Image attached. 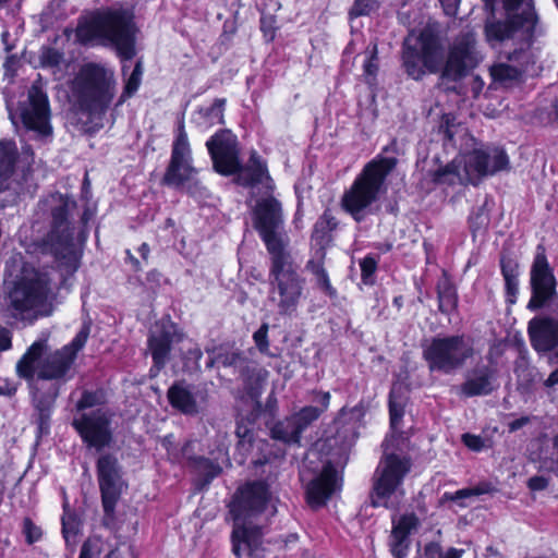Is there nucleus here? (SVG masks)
I'll list each match as a JSON object with an SVG mask.
<instances>
[{
  "label": "nucleus",
  "instance_id": "obj_1",
  "mask_svg": "<svg viewBox=\"0 0 558 558\" xmlns=\"http://www.w3.org/2000/svg\"><path fill=\"white\" fill-rule=\"evenodd\" d=\"M483 1L486 7L492 4V0ZM504 10L505 21L487 19L485 36L493 48L509 40L519 45L512 51H504L507 61H500L490 66L494 83L510 87L518 84L529 65L535 62L530 40L536 27L537 16L533 0H504Z\"/></svg>",
  "mask_w": 558,
  "mask_h": 558
},
{
  "label": "nucleus",
  "instance_id": "obj_2",
  "mask_svg": "<svg viewBox=\"0 0 558 558\" xmlns=\"http://www.w3.org/2000/svg\"><path fill=\"white\" fill-rule=\"evenodd\" d=\"M475 35L461 34L451 47L444 63V49L439 38L430 29L412 31L403 43L402 60L405 72L413 80L422 78L426 73L442 70V77L458 80L465 75L481 60L475 48Z\"/></svg>",
  "mask_w": 558,
  "mask_h": 558
},
{
  "label": "nucleus",
  "instance_id": "obj_3",
  "mask_svg": "<svg viewBox=\"0 0 558 558\" xmlns=\"http://www.w3.org/2000/svg\"><path fill=\"white\" fill-rule=\"evenodd\" d=\"M441 129L444 145L458 149V156L445 168L437 171L435 180L439 183H474L485 175H493L509 166L505 150L496 146H485L476 142L461 123H454L449 116L444 117Z\"/></svg>",
  "mask_w": 558,
  "mask_h": 558
},
{
  "label": "nucleus",
  "instance_id": "obj_4",
  "mask_svg": "<svg viewBox=\"0 0 558 558\" xmlns=\"http://www.w3.org/2000/svg\"><path fill=\"white\" fill-rule=\"evenodd\" d=\"M136 27L133 15L126 10H108L82 19L75 29L82 45L114 47L122 60L135 56Z\"/></svg>",
  "mask_w": 558,
  "mask_h": 558
},
{
  "label": "nucleus",
  "instance_id": "obj_5",
  "mask_svg": "<svg viewBox=\"0 0 558 558\" xmlns=\"http://www.w3.org/2000/svg\"><path fill=\"white\" fill-rule=\"evenodd\" d=\"M75 202L66 195L53 193L40 201L39 213L50 219V230L34 239L35 250L50 253L69 272L78 267V254L73 243V228L68 216Z\"/></svg>",
  "mask_w": 558,
  "mask_h": 558
},
{
  "label": "nucleus",
  "instance_id": "obj_6",
  "mask_svg": "<svg viewBox=\"0 0 558 558\" xmlns=\"http://www.w3.org/2000/svg\"><path fill=\"white\" fill-rule=\"evenodd\" d=\"M88 336L89 327L84 325L69 344L44 359L41 356L47 350V341H35L16 365L19 375L26 380L33 379L35 375L40 379L66 377L72 369L77 352L86 344Z\"/></svg>",
  "mask_w": 558,
  "mask_h": 558
},
{
  "label": "nucleus",
  "instance_id": "obj_7",
  "mask_svg": "<svg viewBox=\"0 0 558 558\" xmlns=\"http://www.w3.org/2000/svg\"><path fill=\"white\" fill-rule=\"evenodd\" d=\"M51 295L48 275L32 266L24 265L20 274L8 284L9 311L21 320H32L47 314Z\"/></svg>",
  "mask_w": 558,
  "mask_h": 558
},
{
  "label": "nucleus",
  "instance_id": "obj_8",
  "mask_svg": "<svg viewBox=\"0 0 558 558\" xmlns=\"http://www.w3.org/2000/svg\"><path fill=\"white\" fill-rule=\"evenodd\" d=\"M396 158L377 156L365 165L341 198L342 208L357 222L367 215L377 201L388 174L396 167Z\"/></svg>",
  "mask_w": 558,
  "mask_h": 558
},
{
  "label": "nucleus",
  "instance_id": "obj_9",
  "mask_svg": "<svg viewBox=\"0 0 558 558\" xmlns=\"http://www.w3.org/2000/svg\"><path fill=\"white\" fill-rule=\"evenodd\" d=\"M113 72L99 63H85L72 81L71 90L81 107L92 116H101L114 96Z\"/></svg>",
  "mask_w": 558,
  "mask_h": 558
},
{
  "label": "nucleus",
  "instance_id": "obj_10",
  "mask_svg": "<svg viewBox=\"0 0 558 558\" xmlns=\"http://www.w3.org/2000/svg\"><path fill=\"white\" fill-rule=\"evenodd\" d=\"M174 344H179V350L182 353L183 371L194 373L199 369V360L203 353L198 344L179 335L175 325L169 319L162 318L151 327L148 338V348L154 361L150 369L151 377L156 376L165 366Z\"/></svg>",
  "mask_w": 558,
  "mask_h": 558
},
{
  "label": "nucleus",
  "instance_id": "obj_11",
  "mask_svg": "<svg viewBox=\"0 0 558 558\" xmlns=\"http://www.w3.org/2000/svg\"><path fill=\"white\" fill-rule=\"evenodd\" d=\"M269 283L279 313L290 315L295 312L303 296L304 279L298 274L288 252L271 256Z\"/></svg>",
  "mask_w": 558,
  "mask_h": 558
},
{
  "label": "nucleus",
  "instance_id": "obj_12",
  "mask_svg": "<svg viewBox=\"0 0 558 558\" xmlns=\"http://www.w3.org/2000/svg\"><path fill=\"white\" fill-rule=\"evenodd\" d=\"M412 466L411 459L404 454L385 451L374 475L372 504L374 507H390L393 495H403L401 488Z\"/></svg>",
  "mask_w": 558,
  "mask_h": 558
},
{
  "label": "nucleus",
  "instance_id": "obj_13",
  "mask_svg": "<svg viewBox=\"0 0 558 558\" xmlns=\"http://www.w3.org/2000/svg\"><path fill=\"white\" fill-rule=\"evenodd\" d=\"M234 522L264 524L277 512L275 499L268 487L254 482L240 488L230 505Z\"/></svg>",
  "mask_w": 558,
  "mask_h": 558
},
{
  "label": "nucleus",
  "instance_id": "obj_14",
  "mask_svg": "<svg viewBox=\"0 0 558 558\" xmlns=\"http://www.w3.org/2000/svg\"><path fill=\"white\" fill-rule=\"evenodd\" d=\"M253 221L271 256L287 252L283 230L284 219L278 199L272 196L257 199L253 208Z\"/></svg>",
  "mask_w": 558,
  "mask_h": 558
},
{
  "label": "nucleus",
  "instance_id": "obj_15",
  "mask_svg": "<svg viewBox=\"0 0 558 558\" xmlns=\"http://www.w3.org/2000/svg\"><path fill=\"white\" fill-rule=\"evenodd\" d=\"M113 416L112 411L98 409L75 417L72 426L88 448L101 451L113 442V429L111 427Z\"/></svg>",
  "mask_w": 558,
  "mask_h": 558
},
{
  "label": "nucleus",
  "instance_id": "obj_16",
  "mask_svg": "<svg viewBox=\"0 0 558 558\" xmlns=\"http://www.w3.org/2000/svg\"><path fill=\"white\" fill-rule=\"evenodd\" d=\"M471 354V345L460 336L436 338L424 351L430 369L446 373L459 367Z\"/></svg>",
  "mask_w": 558,
  "mask_h": 558
},
{
  "label": "nucleus",
  "instance_id": "obj_17",
  "mask_svg": "<svg viewBox=\"0 0 558 558\" xmlns=\"http://www.w3.org/2000/svg\"><path fill=\"white\" fill-rule=\"evenodd\" d=\"M21 118L24 126L37 138L45 141L51 137L49 100L39 85L34 84L28 89L27 101L21 107Z\"/></svg>",
  "mask_w": 558,
  "mask_h": 558
},
{
  "label": "nucleus",
  "instance_id": "obj_18",
  "mask_svg": "<svg viewBox=\"0 0 558 558\" xmlns=\"http://www.w3.org/2000/svg\"><path fill=\"white\" fill-rule=\"evenodd\" d=\"M530 276L532 296L527 307L538 310L549 303L557 293L556 278L542 246L537 247Z\"/></svg>",
  "mask_w": 558,
  "mask_h": 558
},
{
  "label": "nucleus",
  "instance_id": "obj_19",
  "mask_svg": "<svg viewBox=\"0 0 558 558\" xmlns=\"http://www.w3.org/2000/svg\"><path fill=\"white\" fill-rule=\"evenodd\" d=\"M96 470L104 510L112 514L124 486L121 466L114 456L106 453L98 458Z\"/></svg>",
  "mask_w": 558,
  "mask_h": 558
},
{
  "label": "nucleus",
  "instance_id": "obj_20",
  "mask_svg": "<svg viewBox=\"0 0 558 558\" xmlns=\"http://www.w3.org/2000/svg\"><path fill=\"white\" fill-rule=\"evenodd\" d=\"M32 160L33 153L26 150L23 157H17L13 141H0V194L11 190L12 182L26 179Z\"/></svg>",
  "mask_w": 558,
  "mask_h": 558
},
{
  "label": "nucleus",
  "instance_id": "obj_21",
  "mask_svg": "<svg viewBox=\"0 0 558 558\" xmlns=\"http://www.w3.org/2000/svg\"><path fill=\"white\" fill-rule=\"evenodd\" d=\"M206 146L217 172L228 175L240 170L236 137L230 131L216 133L207 141Z\"/></svg>",
  "mask_w": 558,
  "mask_h": 558
},
{
  "label": "nucleus",
  "instance_id": "obj_22",
  "mask_svg": "<svg viewBox=\"0 0 558 558\" xmlns=\"http://www.w3.org/2000/svg\"><path fill=\"white\" fill-rule=\"evenodd\" d=\"M191 161L192 157L187 134L184 126L181 125L172 146L171 160L163 182L168 185L179 186L185 181H189L195 171Z\"/></svg>",
  "mask_w": 558,
  "mask_h": 558
},
{
  "label": "nucleus",
  "instance_id": "obj_23",
  "mask_svg": "<svg viewBox=\"0 0 558 558\" xmlns=\"http://www.w3.org/2000/svg\"><path fill=\"white\" fill-rule=\"evenodd\" d=\"M264 524L234 522L232 532V550L238 558H262L264 556Z\"/></svg>",
  "mask_w": 558,
  "mask_h": 558
},
{
  "label": "nucleus",
  "instance_id": "obj_24",
  "mask_svg": "<svg viewBox=\"0 0 558 558\" xmlns=\"http://www.w3.org/2000/svg\"><path fill=\"white\" fill-rule=\"evenodd\" d=\"M339 488L336 469L330 462L324 464L322 472L307 485L306 497L312 508L324 506Z\"/></svg>",
  "mask_w": 558,
  "mask_h": 558
},
{
  "label": "nucleus",
  "instance_id": "obj_25",
  "mask_svg": "<svg viewBox=\"0 0 558 558\" xmlns=\"http://www.w3.org/2000/svg\"><path fill=\"white\" fill-rule=\"evenodd\" d=\"M420 526V519L414 513H405L392 520L389 547L395 558H407L411 545L410 535Z\"/></svg>",
  "mask_w": 558,
  "mask_h": 558
},
{
  "label": "nucleus",
  "instance_id": "obj_26",
  "mask_svg": "<svg viewBox=\"0 0 558 558\" xmlns=\"http://www.w3.org/2000/svg\"><path fill=\"white\" fill-rule=\"evenodd\" d=\"M531 343L536 351H549L558 345V313L535 317L529 323Z\"/></svg>",
  "mask_w": 558,
  "mask_h": 558
},
{
  "label": "nucleus",
  "instance_id": "obj_27",
  "mask_svg": "<svg viewBox=\"0 0 558 558\" xmlns=\"http://www.w3.org/2000/svg\"><path fill=\"white\" fill-rule=\"evenodd\" d=\"M239 181L241 184L251 187L260 185L266 193L272 192L275 189L266 163L256 153L251 155L247 166L240 171Z\"/></svg>",
  "mask_w": 558,
  "mask_h": 558
},
{
  "label": "nucleus",
  "instance_id": "obj_28",
  "mask_svg": "<svg viewBox=\"0 0 558 558\" xmlns=\"http://www.w3.org/2000/svg\"><path fill=\"white\" fill-rule=\"evenodd\" d=\"M316 398L314 401L320 403V407L307 405L302 408L299 412L292 414V418L296 428L302 435V433L314 422L316 421L324 411L327 410L329 404L330 396L328 392H316Z\"/></svg>",
  "mask_w": 558,
  "mask_h": 558
},
{
  "label": "nucleus",
  "instance_id": "obj_29",
  "mask_svg": "<svg viewBox=\"0 0 558 558\" xmlns=\"http://www.w3.org/2000/svg\"><path fill=\"white\" fill-rule=\"evenodd\" d=\"M225 104V99L218 98L211 105L202 107L194 113L193 121L201 131L206 132L210 128L223 123Z\"/></svg>",
  "mask_w": 558,
  "mask_h": 558
},
{
  "label": "nucleus",
  "instance_id": "obj_30",
  "mask_svg": "<svg viewBox=\"0 0 558 558\" xmlns=\"http://www.w3.org/2000/svg\"><path fill=\"white\" fill-rule=\"evenodd\" d=\"M39 61L43 68L50 69L58 80H61L69 65L63 52L52 47H43L39 53Z\"/></svg>",
  "mask_w": 558,
  "mask_h": 558
},
{
  "label": "nucleus",
  "instance_id": "obj_31",
  "mask_svg": "<svg viewBox=\"0 0 558 558\" xmlns=\"http://www.w3.org/2000/svg\"><path fill=\"white\" fill-rule=\"evenodd\" d=\"M409 400L408 386H392L389 396L390 425L396 429L404 414Z\"/></svg>",
  "mask_w": 558,
  "mask_h": 558
},
{
  "label": "nucleus",
  "instance_id": "obj_32",
  "mask_svg": "<svg viewBox=\"0 0 558 558\" xmlns=\"http://www.w3.org/2000/svg\"><path fill=\"white\" fill-rule=\"evenodd\" d=\"M168 399L173 408L183 413L193 414L197 412L196 401L185 386H170Z\"/></svg>",
  "mask_w": 558,
  "mask_h": 558
},
{
  "label": "nucleus",
  "instance_id": "obj_33",
  "mask_svg": "<svg viewBox=\"0 0 558 558\" xmlns=\"http://www.w3.org/2000/svg\"><path fill=\"white\" fill-rule=\"evenodd\" d=\"M247 393L245 401L250 402L253 410H256L257 412L260 411H268L272 413L277 408V400L274 397L275 390L270 389L267 393V398L264 401L262 399V395L264 392L265 386H247Z\"/></svg>",
  "mask_w": 558,
  "mask_h": 558
},
{
  "label": "nucleus",
  "instance_id": "obj_34",
  "mask_svg": "<svg viewBox=\"0 0 558 558\" xmlns=\"http://www.w3.org/2000/svg\"><path fill=\"white\" fill-rule=\"evenodd\" d=\"M31 393L36 409L40 412V420L44 421L45 412L54 403L58 391L54 386H33Z\"/></svg>",
  "mask_w": 558,
  "mask_h": 558
},
{
  "label": "nucleus",
  "instance_id": "obj_35",
  "mask_svg": "<svg viewBox=\"0 0 558 558\" xmlns=\"http://www.w3.org/2000/svg\"><path fill=\"white\" fill-rule=\"evenodd\" d=\"M271 436L272 438L286 444H299L301 439V435L294 424L292 415L286 417L283 421L277 422L271 427Z\"/></svg>",
  "mask_w": 558,
  "mask_h": 558
},
{
  "label": "nucleus",
  "instance_id": "obj_36",
  "mask_svg": "<svg viewBox=\"0 0 558 558\" xmlns=\"http://www.w3.org/2000/svg\"><path fill=\"white\" fill-rule=\"evenodd\" d=\"M437 289L439 310L446 314L454 311L458 304V296L454 288L449 281L442 280L438 283Z\"/></svg>",
  "mask_w": 558,
  "mask_h": 558
},
{
  "label": "nucleus",
  "instance_id": "obj_37",
  "mask_svg": "<svg viewBox=\"0 0 558 558\" xmlns=\"http://www.w3.org/2000/svg\"><path fill=\"white\" fill-rule=\"evenodd\" d=\"M107 402V393L101 387L93 389H84L80 395V399L75 407L77 410H84L97 405H102Z\"/></svg>",
  "mask_w": 558,
  "mask_h": 558
},
{
  "label": "nucleus",
  "instance_id": "obj_38",
  "mask_svg": "<svg viewBox=\"0 0 558 558\" xmlns=\"http://www.w3.org/2000/svg\"><path fill=\"white\" fill-rule=\"evenodd\" d=\"M377 45H369L365 52L363 59V77L364 81L373 85L376 81L377 72H378V63H377Z\"/></svg>",
  "mask_w": 558,
  "mask_h": 558
},
{
  "label": "nucleus",
  "instance_id": "obj_39",
  "mask_svg": "<svg viewBox=\"0 0 558 558\" xmlns=\"http://www.w3.org/2000/svg\"><path fill=\"white\" fill-rule=\"evenodd\" d=\"M235 434L239 438L236 449L241 454L240 463H243L246 453L252 449L255 441L253 429L247 424L239 423Z\"/></svg>",
  "mask_w": 558,
  "mask_h": 558
},
{
  "label": "nucleus",
  "instance_id": "obj_40",
  "mask_svg": "<svg viewBox=\"0 0 558 558\" xmlns=\"http://www.w3.org/2000/svg\"><path fill=\"white\" fill-rule=\"evenodd\" d=\"M192 464L198 475L204 476V484L207 485L213 478L219 475L221 468L206 458H195Z\"/></svg>",
  "mask_w": 558,
  "mask_h": 558
},
{
  "label": "nucleus",
  "instance_id": "obj_41",
  "mask_svg": "<svg viewBox=\"0 0 558 558\" xmlns=\"http://www.w3.org/2000/svg\"><path fill=\"white\" fill-rule=\"evenodd\" d=\"M142 75H143V68L142 63L138 61L131 75L126 80L125 87L123 90V94L120 97L119 104H123L128 98L133 96L137 89L140 88L141 82H142Z\"/></svg>",
  "mask_w": 558,
  "mask_h": 558
},
{
  "label": "nucleus",
  "instance_id": "obj_42",
  "mask_svg": "<svg viewBox=\"0 0 558 558\" xmlns=\"http://www.w3.org/2000/svg\"><path fill=\"white\" fill-rule=\"evenodd\" d=\"M501 270L509 294H514L518 290L517 265L511 259H501Z\"/></svg>",
  "mask_w": 558,
  "mask_h": 558
},
{
  "label": "nucleus",
  "instance_id": "obj_43",
  "mask_svg": "<svg viewBox=\"0 0 558 558\" xmlns=\"http://www.w3.org/2000/svg\"><path fill=\"white\" fill-rule=\"evenodd\" d=\"M361 279L366 286H372L375 282V272L377 269V260L368 255L360 262Z\"/></svg>",
  "mask_w": 558,
  "mask_h": 558
},
{
  "label": "nucleus",
  "instance_id": "obj_44",
  "mask_svg": "<svg viewBox=\"0 0 558 558\" xmlns=\"http://www.w3.org/2000/svg\"><path fill=\"white\" fill-rule=\"evenodd\" d=\"M62 533L66 544H75L76 535L78 533V521L73 515H63L62 518Z\"/></svg>",
  "mask_w": 558,
  "mask_h": 558
},
{
  "label": "nucleus",
  "instance_id": "obj_45",
  "mask_svg": "<svg viewBox=\"0 0 558 558\" xmlns=\"http://www.w3.org/2000/svg\"><path fill=\"white\" fill-rule=\"evenodd\" d=\"M378 8V0H354V4L350 10L351 17L367 15Z\"/></svg>",
  "mask_w": 558,
  "mask_h": 558
},
{
  "label": "nucleus",
  "instance_id": "obj_46",
  "mask_svg": "<svg viewBox=\"0 0 558 558\" xmlns=\"http://www.w3.org/2000/svg\"><path fill=\"white\" fill-rule=\"evenodd\" d=\"M269 326L267 323H263L260 327L253 333V340L260 353H269V341H268Z\"/></svg>",
  "mask_w": 558,
  "mask_h": 558
},
{
  "label": "nucleus",
  "instance_id": "obj_47",
  "mask_svg": "<svg viewBox=\"0 0 558 558\" xmlns=\"http://www.w3.org/2000/svg\"><path fill=\"white\" fill-rule=\"evenodd\" d=\"M23 534L28 544H34L40 539L43 533L40 527L35 525L29 518H25L23 521Z\"/></svg>",
  "mask_w": 558,
  "mask_h": 558
},
{
  "label": "nucleus",
  "instance_id": "obj_48",
  "mask_svg": "<svg viewBox=\"0 0 558 558\" xmlns=\"http://www.w3.org/2000/svg\"><path fill=\"white\" fill-rule=\"evenodd\" d=\"M337 227V220L328 213H324V215L318 219L315 223L314 236H318L320 232L325 233L326 231H331Z\"/></svg>",
  "mask_w": 558,
  "mask_h": 558
},
{
  "label": "nucleus",
  "instance_id": "obj_49",
  "mask_svg": "<svg viewBox=\"0 0 558 558\" xmlns=\"http://www.w3.org/2000/svg\"><path fill=\"white\" fill-rule=\"evenodd\" d=\"M462 441L470 450L473 451H481L484 448L490 447V445L486 444L485 439H483L481 436L469 433L462 435Z\"/></svg>",
  "mask_w": 558,
  "mask_h": 558
},
{
  "label": "nucleus",
  "instance_id": "obj_50",
  "mask_svg": "<svg viewBox=\"0 0 558 558\" xmlns=\"http://www.w3.org/2000/svg\"><path fill=\"white\" fill-rule=\"evenodd\" d=\"M492 392L490 386H460L457 395L461 397L485 396Z\"/></svg>",
  "mask_w": 558,
  "mask_h": 558
},
{
  "label": "nucleus",
  "instance_id": "obj_51",
  "mask_svg": "<svg viewBox=\"0 0 558 558\" xmlns=\"http://www.w3.org/2000/svg\"><path fill=\"white\" fill-rule=\"evenodd\" d=\"M484 493H486V490L481 489V488H465V489H460L450 496L446 495V497L452 501H458V500H462L464 498H469L472 496H478Z\"/></svg>",
  "mask_w": 558,
  "mask_h": 558
},
{
  "label": "nucleus",
  "instance_id": "obj_52",
  "mask_svg": "<svg viewBox=\"0 0 558 558\" xmlns=\"http://www.w3.org/2000/svg\"><path fill=\"white\" fill-rule=\"evenodd\" d=\"M319 287L329 295L335 294V290L331 287L329 277L325 269L318 267L315 271Z\"/></svg>",
  "mask_w": 558,
  "mask_h": 558
},
{
  "label": "nucleus",
  "instance_id": "obj_53",
  "mask_svg": "<svg viewBox=\"0 0 558 558\" xmlns=\"http://www.w3.org/2000/svg\"><path fill=\"white\" fill-rule=\"evenodd\" d=\"M274 19L271 16L269 17H263L260 20V29L263 31L265 37L268 40H272L275 37V27H274Z\"/></svg>",
  "mask_w": 558,
  "mask_h": 558
},
{
  "label": "nucleus",
  "instance_id": "obj_54",
  "mask_svg": "<svg viewBox=\"0 0 558 558\" xmlns=\"http://www.w3.org/2000/svg\"><path fill=\"white\" fill-rule=\"evenodd\" d=\"M424 555L426 558H440L442 555L440 544L438 542H430L426 544Z\"/></svg>",
  "mask_w": 558,
  "mask_h": 558
},
{
  "label": "nucleus",
  "instance_id": "obj_55",
  "mask_svg": "<svg viewBox=\"0 0 558 558\" xmlns=\"http://www.w3.org/2000/svg\"><path fill=\"white\" fill-rule=\"evenodd\" d=\"M548 486V480L544 476H533L527 481L531 490H543Z\"/></svg>",
  "mask_w": 558,
  "mask_h": 558
},
{
  "label": "nucleus",
  "instance_id": "obj_56",
  "mask_svg": "<svg viewBox=\"0 0 558 558\" xmlns=\"http://www.w3.org/2000/svg\"><path fill=\"white\" fill-rule=\"evenodd\" d=\"M12 339L10 331L0 326V352L7 351L11 348Z\"/></svg>",
  "mask_w": 558,
  "mask_h": 558
},
{
  "label": "nucleus",
  "instance_id": "obj_57",
  "mask_svg": "<svg viewBox=\"0 0 558 558\" xmlns=\"http://www.w3.org/2000/svg\"><path fill=\"white\" fill-rule=\"evenodd\" d=\"M532 421V417L529 415L522 416L520 418L513 420L508 424V428L510 433L517 432L521 429L522 427L530 424Z\"/></svg>",
  "mask_w": 558,
  "mask_h": 558
},
{
  "label": "nucleus",
  "instance_id": "obj_58",
  "mask_svg": "<svg viewBox=\"0 0 558 558\" xmlns=\"http://www.w3.org/2000/svg\"><path fill=\"white\" fill-rule=\"evenodd\" d=\"M446 14L453 15L457 12L460 0H439Z\"/></svg>",
  "mask_w": 558,
  "mask_h": 558
},
{
  "label": "nucleus",
  "instance_id": "obj_59",
  "mask_svg": "<svg viewBox=\"0 0 558 558\" xmlns=\"http://www.w3.org/2000/svg\"><path fill=\"white\" fill-rule=\"evenodd\" d=\"M463 555L462 549L450 548L446 553H442L440 558H461Z\"/></svg>",
  "mask_w": 558,
  "mask_h": 558
},
{
  "label": "nucleus",
  "instance_id": "obj_60",
  "mask_svg": "<svg viewBox=\"0 0 558 558\" xmlns=\"http://www.w3.org/2000/svg\"><path fill=\"white\" fill-rule=\"evenodd\" d=\"M241 355L238 352H232L230 356H227L223 361V364L226 365H234L236 366L238 363L241 361Z\"/></svg>",
  "mask_w": 558,
  "mask_h": 558
},
{
  "label": "nucleus",
  "instance_id": "obj_61",
  "mask_svg": "<svg viewBox=\"0 0 558 558\" xmlns=\"http://www.w3.org/2000/svg\"><path fill=\"white\" fill-rule=\"evenodd\" d=\"M78 558H92L90 547L87 543L83 544Z\"/></svg>",
  "mask_w": 558,
  "mask_h": 558
},
{
  "label": "nucleus",
  "instance_id": "obj_62",
  "mask_svg": "<svg viewBox=\"0 0 558 558\" xmlns=\"http://www.w3.org/2000/svg\"><path fill=\"white\" fill-rule=\"evenodd\" d=\"M15 386H5L4 388L0 387V395L10 397L15 393Z\"/></svg>",
  "mask_w": 558,
  "mask_h": 558
},
{
  "label": "nucleus",
  "instance_id": "obj_63",
  "mask_svg": "<svg viewBox=\"0 0 558 558\" xmlns=\"http://www.w3.org/2000/svg\"><path fill=\"white\" fill-rule=\"evenodd\" d=\"M350 414L352 418L360 420L364 415V412L362 408L355 407L354 409L351 410Z\"/></svg>",
  "mask_w": 558,
  "mask_h": 558
},
{
  "label": "nucleus",
  "instance_id": "obj_64",
  "mask_svg": "<svg viewBox=\"0 0 558 558\" xmlns=\"http://www.w3.org/2000/svg\"><path fill=\"white\" fill-rule=\"evenodd\" d=\"M545 384H550V385H554V384H558V368L555 369L550 376L548 377V379L546 380Z\"/></svg>",
  "mask_w": 558,
  "mask_h": 558
}]
</instances>
